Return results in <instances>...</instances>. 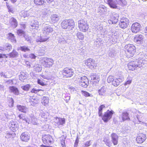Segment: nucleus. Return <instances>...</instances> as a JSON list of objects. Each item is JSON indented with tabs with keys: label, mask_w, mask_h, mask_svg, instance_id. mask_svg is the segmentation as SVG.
Masks as SVG:
<instances>
[{
	"label": "nucleus",
	"mask_w": 147,
	"mask_h": 147,
	"mask_svg": "<svg viewBox=\"0 0 147 147\" xmlns=\"http://www.w3.org/2000/svg\"><path fill=\"white\" fill-rule=\"evenodd\" d=\"M63 70L66 78L71 77L74 74V70L71 68L66 67Z\"/></svg>",
	"instance_id": "10"
},
{
	"label": "nucleus",
	"mask_w": 147,
	"mask_h": 147,
	"mask_svg": "<svg viewBox=\"0 0 147 147\" xmlns=\"http://www.w3.org/2000/svg\"><path fill=\"white\" fill-rule=\"evenodd\" d=\"M47 13L48 11L46 9H45L41 10L40 14L41 17L44 18L47 17Z\"/></svg>",
	"instance_id": "32"
},
{
	"label": "nucleus",
	"mask_w": 147,
	"mask_h": 147,
	"mask_svg": "<svg viewBox=\"0 0 147 147\" xmlns=\"http://www.w3.org/2000/svg\"><path fill=\"white\" fill-rule=\"evenodd\" d=\"M107 1L110 7L113 9L117 8L118 5L123 6L127 3L125 0H107Z\"/></svg>",
	"instance_id": "3"
},
{
	"label": "nucleus",
	"mask_w": 147,
	"mask_h": 147,
	"mask_svg": "<svg viewBox=\"0 0 147 147\" xmlns=\"http://www.w3.org/2000/svg\"><path fill=\"white\" fill-rule=\"evenodd\" d=\"M24 36L26 40L27 41H30V37H29L28 36L25 34Z\"/></svg>",
	"instance_id": "58"
},
{
	"label": "nucleus",
	"mask_w": 147,
	"mask_h": 147,
	"mask_svg": "<svg viewBox=\"0 0 147 147\" xmlns=\"http://www.w3.org/2000/svg\"><path fill=\"white\" fill-rule=\"evenodd\" d=\"M111 141L114 145H117L118 144V136L115 133H113L111 135Z\"/></svg>",
	"instance_id": "20"
},
{
	"label": "nucleus",
	"mask_w": 147,
	"mask_h": 147,
	"mask_svg": "<svg viewBox=\"0 0 147 147\" xmlns=\"http://www.w3.org/2000/svg\"><path fill=\"white\" fill-rule=\"evenodd\" d=\"M51 18L52 22L54 23L57 22L60 19V17L57 14H53L51 15Z\"/></svg>",
	"instance_id": "30"
},
{
	"label": "nucleus",
	"mask_w": 147,
	"mask_h": 147,
	"mask_svg": "<svg viewBox=\"0 0 147 147\" xmlns=\"http://www.w3.org/2000/svg\"><path fill=\"white\" fill-rule=\"evenodd\" d=\"M91 141L86 142L85 144V146L86 147H88L91 145L90 144Z\"/></svg>",
	"instance_id": "61"
},
{
	"label": "nucleus",
	"mask_w": 147,
	"mask_h": 147,
	"mask_svg": "<svg viewBox=\"0 0 147 147\" xmlns=\"http://www.w3.org/2000/svg\"><path fill=\"white\" fill-rule=\"evenodd\" d=\"M39 22L36 20H34L32 21L30 24V29L37 30L39 27Z\"/></svg>",
	"instance_id": "18"
},
{
	"label": "nucleus",
	"mask_w": 147,
	"mask_h": 147,
	"mask_svg": "<svg viewBox=\"0 0 147 147\" xmlns=\"http://www.w3.org/2000/svg\"><path fill=\"white\" fill-rule=\"evenodd\" d=\"M114 113V112L113 111H109V110L105 113L102 117L103 121L105 122H107L111 118Z\"/></svg>",
	"instance_id": "7"
},
{
	"label": "nucleus",
	"mask_w": 147,
	"mask_h": 147,
	"mask_svg": "<svg viewBox=\"0 0 147 147\" xmlns=\"http://www.w3.org/2000/svg\"><path fill=\"white\" fill-rule=\"evenodd\" d=\"M49 99L48 97L44 96L42 102V104L44 105H47L49 102Z\"/></svg>",
	"instance_id": "39"
},
{
	"label": "nucleus",
	"mask_w": 147,
	"mask_h": 147,
	"mask_svg": "<svg viewBox=\"0 0 147 147\" xmlns=\"http://www.w3.org/2000/svg\"><path fill=\"white\" fill-rule=\"evenodd\" d=\"M147 61L142 58H138L136 60L129 62L128 64V67L130 70H134L138 68L144 67V65L147 64Z\"/></svg>",
	"instance_id": "2"
},
{
	"label": "nucleus",
	"mask_w": 147,
	"mask_h": 147,
	"mask_svg": "<svg viewBox=\"0 0 147 147\" xmlns=\"http://www.w3.org/2000/svg\"><path fill=\"white\" fill-rule=\"evenodd\" d=\"M45 2V0H34V2L35 4L38 5H42Z\"/></svg>",
	"instance_id": "37"
},
{
	"label": "nucleus",
	"mask_w": 147,
	"mask_h": 147,
	"mask_svg": "<svg viewBox=\"0 0 147 147\" xmlns=\"http://www.w3.org/2000/svg\"><path fill=\"white\" fill-rule=\"evenodd\" d=\"M18 49L25 52L29 51H30V49L26 46H21L19 47Z\"/></svg>",
	"instance_id": "36"
},
{
	"label": "nucleus",
	"mask_w": 147,
	"mask_h": 147,
	"mask_svg": "<svg viewBox=\"0 0 147 147\" xmlns=\"http://www.w3.org/2000/svg\"><path fill=\"white\" fill-rule=\"evenodd\" d=\"M129 20L127 18H123L120 21L119 26L121 28L125 29L129 25Z\"/></svg>",
	"instance_id": "11"
},
{
	"label": "nucleus",
	"mask_w": 147,
	"mask_h": 147,
	"mask_svg": "<svg viewBox=\"0 0 147 147\" xmlns=\"http://www.w3.org/2000/svg\"><path fill=\"white\" fill-rule=\"evenodd\" d=\"M42 61L41 63L45 67H50L53 63V60L49 58H44Z\"/></svg>",
	"instance_id": "8"
},
{
	"label": "nucleus",
	"mask_w": 147,
	"mask_h": 147,
	"mask_svg": "<svg viewBox=\"0 0 147 147\" xmlns=\"http://www.w3.org/2000/svg\"><path fill=\"white\" fill-rule=\"evenodd\" d=\"M79 142V139L78 138V136H77L76 137V140L75 141V142L74 143V147H77V146L78 145V144Z\"/></svg>",
	"instance_id": "56"
},
{
	"label": "nucleus",
	"mask_w": 147,
	"mask_h": 147,
	"mask_svg": "<svg viewBox=\"0 0 147 147\" xmlns=\"http://www.w3.org/2000/svg\"><path fill=\"white\" fill-rule=\"evenodd\" d=\"M32 9H30L27 11H23L20 13V15L21 14V17H23L24 18H26L28 17H31L32 16Z\"/></svg>",
	"instance_id": "15"
},
{
	"label": "nucleus",
	"mask_w": 147,
	"mask_h": 147,
	"mask_svg": "<svg viewBox=\"0 0 147 147\" xmlns=\"http://www.w3.org/2000/svg\"><path fill=\"white\" fill-rule=\"evenodd\" d=\"M9 58H16L19 55V53L15 50H13L12 52L7 55Z\"/></svg>",
	"instance_id": "27"
},
{
	"label": "nucleus",
	"mask_w": 147,
	"mask_h": 147,
	"mask_svg": "<svg viewBox=\"0 0 147 147\" xmlns=\"http://www.w3.org/2000/svg\"><path fill=\"white\" fill-rule=\"evenodd\" d=\"M141 27V25L139 23L135 22L132 24L131 30L132 32L136 33L140 30Z\"/></svg>",
	"instance_id": "14"
},
{
	"label": "nucleus",
	"mask_w": 147,
	"mask_h": 147,
	"mask_svg": "<svg viewBox=\"0 0 147 147\" xmlns=\"http://www.w3.org/2000/svg\"><path fill=\"white\" fill-rule=\"evenodd\" d=\"M129 113L126 111H124L123 112L121 115L122 120L123 121L125 120L129 121L130 120V118L129 116Z\"/></svg>",
	"instance_id": "25"
},
{
	"label": "nucleus",
	"mask_w": 147,
	"mask_h": 147,
	"mask_svg": "<svg viewBox=\"0 0 147 147\" xmlns=\"http://www.w3.org/2000/svg\"><path fill=\"white\" fill-rule=\"evenodd\" d=\"M106 88L103 86L98 90V92L100 95H104L106 92Z\"/></svg>",
	"instance_id": "31"
},
{
	"label": "nucleus",
	"mask_w": 147,
	"mask_h": 147,
	"mask_svg": "<svg viewBox=\"0 0 147 147\" xmlns=\"http://www.w3.org/2000/svg\"><path fill=\"white\" fill-rule=\"evenodd\" d=\"M74 25V20L72 19L64 20L61 23V26L63 29H67L69 30H72Z\"/></svg>",
	"instance_id": "4"
},
{
	"label": "nucleus",
	"mask_w": 147,
	"mask_h": 147,
	"mask_svg": "<svg viewBox=\"0 0 147 147\" xmlns=\"http://www.w3.org/2000/svg\"><path fill=\"white\" fill-rule=\"evenodd\" d=\"M42 31L43 34L40 39H36L37 42H43L47 41L49 38L47 36L53 31V28L50 25L43 23L42 25Z\"/></svg>",
	"instance_id": "1"
},
{
	"label": "nucleus",
	"mask_w": 147,
	"mask_h": 147,
	"mask_svg": "<svg viewBox=\"0 0 147 147\" xmlns=\"http://www.w3.org/2000/svg\"><path fill=\"white\" fill-rule=\"evenodd\" d=\"M9 23L11 27L14 28H16L18 25V22L17 20L13 17L10 18Z\"/></svg>",
	"instance_id": "19"
},
{
	"label": "nucleus",
	"mask_w": 147,
	"mask_h": 147,
	"mask_svg": "<svg viewBox=\"0 0 147 147\" xmlns=\"http://www.w3.org/2000/svg\"><path fill=\"white\" fill-rule=\"evenodd\" d=\"M89 84V81L86 77L83 76L81 77L80 83V86L84 88H86Z\"/></svg>",
	"instance_id": "12"
},
{
	"label": "nucleus",
	"mask_w": 147,
	"mask_h": 147,
	"mask_svg": "<svg viewBox=\"0 0 147 147\" xmlns=\"http://www.w3.org/2000/svg\"><path fill=\"white\" fill-rule=\"evenodd\" d=\"M32 67L36 72H40L42 69V67H40V65L38 64H34Z\"/></svg>",
	"instance_id": "34"
},
{
	"label": "nucleus",
	"mask_w": 147,
	"mask_h": 147,
	"mask_svg": "<svg viewBox=\"0 0 147 147\" xmlns=\"http://www.w3.org/2000/svg\"><path fill=\"white\" fill-rule=\"evenodd\" d=\"M119 79H114L112 84L114 86H117L119 84L120 82H121V81L119 80Z\"/></svg>",
	"instance_id": "41"
},
{
	"label": "nucleus",
	"mask_w": 147,
	"mask_h": 147,
	"mask_svg": "<svg viewBox=\"0 0 147 147\" xmlns=\"http://www.w3.org/2000/svg\"><path fill=\"white\" fill-rule=\"evenodd\" d=\"M114 21V20H112V19H111H111L110 20H109L108 21V23L110 24H115L116 23H114L113 22Z\"/></svg>",
	"instance_id": "63"
},
{
	"label": "nucleus",
	"mask_w": 147,
	"mask_h": 147,
	"mask_svg": "<svg viewBox=\"0 0 147 147\" xmlns=\"http://www.w3.org/2000/svg\"><path fill=\"white\" fill-rule=\"evenodd\" d=\"M119 15L115 12H113L112 13L111 19L114 20V23H117L118 21V19L119 18Z\"/></svg>",
	"instance_id": "28"
},
{
	"label": "nucleus",
	"mask_w": 147,
	"mask_h": 147,
	"mask_svg": "<svg viewBox=\"0 0 147 147\" xmlns=\"http://www.w3.org/2000/svg\"><path fill=\"white\" fill-rule=\"evenodd\" d=\"M42 140L44 144H50L53 141L52 136L49 134H45L42 137Z\"/></svg>",
	"instance_id": "9"
},
{
	"label": "nucleus",
	"mask_w": 147,
	"mask_h": 147,
	"mask_svg": "<svg viewBox=\"0 0 147 147\" xmlns=\"http://www.w3.org/2000/svg\"><path fill=\"white\" fill-rule=\"evenodd\" d=\"M5 57L7 58L8 57L7 56L6 54H5L0 53V58Z\"/></svg>",
	"instance_id": "62"
},
{
	"label": "nucleus",
	"mask_w": 147,
	"mask_h": 147,
	"mask_svg": "<svg viewBox=\"0 0 147 147\" xmlns=\"http://www.w3.org/2000/svg\"><path fill=\"white\" fill-rule=\"evenodd\" d=\"M21 88L24 90L28 91L29 89L30 86L29 85L27 84L24 86H22Z\"/></svg>",
	"instance_id": "51"
},
{
	"label": "nucleus",
	"mask_w": 147,
	"mask_h": 147,
	"mask_svg": "<svg viewBox=\"0 0 147 147\" xmlns=\"http://www.w3.org/2000/svg\"><path fill=\"white\" fill-rule=\"evenodd\" d=\"M105 107V106L102 105H101L98 108V114L100 117L102 116V110L103 108Z\"/></svg>",
	"instance_id": "38"
},
{
	"label": "nucleus",
	"mask_w": 147,
	"mask_h": 147,
	"mask_svg": "<svg viewBox=\"0 0 147 147\" xmlns=\"http://www.w3.org/2000/svg\"><path fill=\"white\" fill-rule=\"evenodd\" d=\"M95 61L94 60L90 58L85 61V64L90 68H91L92 67H94V66H95Z\"/></svg>",
	"instance_id": "16"
},
{
	"label": "nucleus",
	"mask_w": 147,
	"mask_h": 147,
	"mask_svg": "<svg viewBox=\"0 0 147 147\" xmlns=\"http://www.w3.org/2000/svg\"><path fill=\"white\" fill-rule=\"evenodd\" d=\"M78 22L80 30L83 32H86L88 31L89 26L86 21L82 19L78 21Z\"/></svg>",
	"instance_id": "6"
},
{
	"label": "nucleus",
	"mask_w": 147,
	"mask_h": 147,
	"mask_svg": "<svg viewBox=\"0 0 147 147\" xmlns=\"http://www.w3.org/2000/svg\"><path fill=\"white\" fill-rule=\"evenodd\" d=\"M77 38L80 40H82L84 39V36L83 34L80 32H78L76 34Z\"/></svg>",
	"instance_id": "45"
},
{
	"label": "nucleus",
	"mask_w": 147,
	"mask_h": 147,
	"mask_svg": "<svg viewBox=\"0 0 147 147\" xmlns=\"http://www.w3.org/2000/svg\"><path fill=\"white\" fill-rule=\"evenodd\" d=\"M30 123H32L34 125H36L37 123L36 119L35 118V117L34 116H32Z\"/></svg>",
	"instance_id": "49"
},
{
	"label": "nucleus",
	"mask_w": 147,
	"mask_h": 147,
	"mask_svg": "<svg viewBox=\"0 0 147 147\" xmlns=\"http://www.w3.org/2000/svg\"><path fill=\"white\" fill-rule=\"evenodd\" d=\"M9 126L10 128L13 129H12L13 131H14L16 129H18V123L16 122L11 121L9 123Z\"/></svg>",
	"instance_id": "24"
},
{
	"label": "nucleus",
	"mask_w": 147,
	"mask_h": 147,
	"mask_svg": "<svg viewBox=\"0 0 147 147\" xmlns=\"http://www.w3.org/2000/svg\"><path fill=\"white\" fill-rule=\"evenodd\" d=\"M18 117H19L20 119H21L23 120L24 121L25 119V115L24 114H22L19 115L18 116Z\"/></svg>",
	"instance_id": "54"
},
{
	"label": "nucleus",
	"mask_w": 147,
	"mask_h": 147,
	"mask_svg": "<svg viewBox=\"0 0 147 147\" xmlns=\"http://www.w3.org/2000/svg\"><path fill=\"white\" fill-rule=\"evenodd\" d=\"M143 36L141 34H137L134 37V42L137 44H140L143 41Z\"/></svg>",
	"instance_id": "17"
},
{
	"label": "nucleus",
	"mask_w": 147,
	"mask_h": 147,
	"mask_svg": "<svg viewBox=\"0 0 147 147\" xmlns=\"http://www.w3.org/2000/svg\"><path fill=\"white\" fill-rule=\"evenodd\" d=\"M5 51V49L4 47L0 46V52H3Z\"/></svg>",
	"instance_id": "64"
},
{
	"label": "nucleus",
	"mask_w": 147,
	"mask_h": 147,
	"mask_svg": "<svg viewBox=\"0 0 147 147\" xmlns=\"http://www.w3.org/2000/svg\"><path fill=\"white\" fill-rule=\"evenodd\" d=\"M114 80L113 76H110L107 78V80L108 83H110L111 82H112V83Z\"/></svg>",
	"instance_id": "53"
},
{
	"label": "nucleus",
	"mask_w": 147,
	"mask_h": 147,
	"mask_svg": "<svg viewBox=\"0 0 147 147\" xmlns=\"http://www.w3.org/2000/svg\"><path fill=\"white\" fill-rule=\"evenodd\" d=\"M17 33L18 35L19 36H22L25 35L24 32L21 29H19L17 30Z\"/></svg>",
	"instance_id": "50"
},
{
	"label": "nucleus",
	"mask_w": 147,
	"mask_h": 147,
	"mask_svg": "<svg viewBox=\"0 0 147 147\" xmlns=\"http://www.w3.org/2000/svg\"><path fill=\"white\" fill-rule=\"evenodd\" d=\"M4 47L5 49V51L7 50L8 51H10L12 49L11 45L8 43L5 45Z\"/></svg>",
	"instance_id": "40"
},
{
	"label": "nucleus",
	"mask_w": 147,
	"mask_h": 147,
	"mask_svg": "<svg viewBox=\"0 0 147 147\" xmlns=\"http://www.w3.org/2000/svg\"><path fill=\"white\" fill-rule=\"evenodd\" d=\"M9 89L10 92H13L16 95H18L19 94V91L18 88L14 86H10Z\"/></svg>",
	"instance_id": "26"
},
{
	"label": "nucleus",
	"mask_w": 147,
	"mask_h": 147,
	"mask_svg": "<svg viewBox=\"0 0 147 147\" xmlns=\"http://www.w3.org/2000/svg\"><path fill=\"white\" fill-rule=\"evenodd\" d=\"M41 90L39 89H36L35 88H33L32 89L31 91V92L34 93H36L38 92H39Z\"/></svg>",
	"instance_id": "59"
},
{
	"label": "nucleus",
	"mask_w": 147,
	"mask_h": 147,
	"mask_svg": "<svg viewBox=\"0 0 147 147\" xmlns=\"http://www.w3.org/2000/svg\"><path fill=\"white\" fill-rule=\"evenodd\" d=\"M49 115V114L47 112H41L40 115L41 117L40 118L41 121H47Z\"/></svg>",
	"instance_id": "21"
},
{
	"label": "nucleus",
	"mask_w": 147,
	"mask_h": 147,
	"mask_svg": "<svg viewBox=\"0 0 147 147\" xmlns=\"http://www.w3.org/2000/svg\"><path fill=\"white\" fill-rule=\"evenodd\" d=\"M68 39L67 37L65 35L62 36L61 37L59 38V42L60 43L62 42H63L66 41V40Z\"/></svg>",
	"instance_id": "43"
},
{
	"label": "nucleus",
	"mask_w": 147,
	"mask_h": 147,
	"mask_svg": "<svg viewBox=\"0 0 147 147\" xmlns=\"http://www.w3.org/2000/svg\"><path fill=\"white\" fill-rule=\"evenodd\" d=\"M90 77L91 78V80H93L95 82H97L99 81V77L97 74H92L91 75Z\"/></svg>",
	"instance_id": "29"
},
{
	"label": "nucleus",
	"mask_w": 147,
	"mask_h": 147,
	"mask_svg": "<svg viewBox=\"0 0 147 147\" xmlns=\"http://www.w3.org/2000/svg\"><path fill=\"white\" fill-rule=\"evenodd\" d=\"M65 139H62L60 142L62 147H65Z\"/></svg>",
	"instance_id": "57"
},
{
	"label": "nucleus",
	"mask_w": 147,
	"mask_h": 147,
	"mask_svg": "<svg viewBox=\"0 0 147 147\" xmlns=\"http://www.w3.org/2000/svg\"><path fill=\"white\" fill-rule=\"evenodd\" d=\"M27 74L23 72L20 73V74L19 76L20 80L21 81H23L24 80L26 79Z\"/></svg>",
	"instance_id": "35"
},
{
	"label": "nucleus",
	"mask_w": 147,
	"mask_h": 147,
	"mask_svg": "<svg viewBox=\"0 0 147 147\" xmlns=\"http://www.w3.org/2000/svg\"><path fill=\"white\" fill-rule=\"evenodd\" d=\"M37 82L38 84L41 86H43L45 85L42 81L39 79L38 80Z\"/></svg>",
	"instance_id": "60"
},
{
	"label": "nucleus",
	"mask_w": 147,
	"mask_h": 147,
	"mask_svg": "<svg viewBox=\"0 0 147 147\" xmlns=\"http://www.w3.org/2000/svg\"><path fill=\"white\" fill-rule=\"evenodd\" d=\"M125 52L127 57L129 58L133 57L136 52V47L132 44H128L125 46Z\"/></svg>",
	"instance_id": "5"
},
{
	"label": "nucleus",
	"mask_w": 147,
	"mask_h": 147,
	"mask_svg": "<svg viewBox=\"0 0 147 147\" xmlns=\"http://www.w3.org/2000/svg\"><path fill=\"white\" fill-rule=\"evenodd\" d=\"M32 118V116L29 117H26L25 121L28 123H30L31 121V119Z\"/></svg>",
	"instance_id": "55"
},
{
	"label": "nucleus",
	"mask_w": 147,
	"mask_h": 147,
	"mask_svg": "<svg viewBox=\"0 0 147 147\" xmlns=\"http://www.w3.org/2000/svg\"><path fill=\"white\" fill-rule=\"evenodd\" d=\"M55 121L58 125H63L65 123V119L64 118L57 117L56 118Z\"/></svg>",
	"instance_id": "23"
},
{
	"label": "nucleus",
	"mask_w": 147,
	"mask_h": 147,
	"mask_svg": "<svg viewBox=\"0 0 147 147\" xmlns=\"http://www.w3.org/2000/svg\"><path fill=\"white\" fill-rule=\"evenodd\" d=\"M39 102V100L38 99H33L31 101V104L33 106H34L38 104Z\"/></svg>",
	"instance_id": "48"
},
{
	"label": "nucleus",
	"mask_w": 147,
	"mask_h": 147,
	"mask_svg": "<svg viewBox=\"0 0 147 147\" xmlns=\"http://www.w3.org/2000/svg\"><path fill=\"white\" fill-rule=\"evenodd\" d=\"M99 10L102 12L103 13L107 11L106 7L103 5L100 6L99 7Z\"/></svg>",
	"instance_id": "52"
},
{
	"label": "nucleus",
	"mask_w": 147,
	"mask_h": 147,
	"mask_svg": "<svg viewBox=\"0 0 147 147\" xmlns=\"http://www.w3.org/2000/svg\"><path fill=\"white\" fill-rule=\"evenodd\" d=\"M58 76L60 78H65V75L64 74L63 70L62 71H60L59 73L57 74Z\"/></svg>",
	"instance_id": "46"
},
{
	"label": "nucleus",
	"mask_w": 147,
	"mask_h": 147,
	"mask_svg": "<svg viewBox=\"0 0 147 147\" xmlns=\"http://www.w3.org/2000/svg\"><path fill=\"white\" fill-rule=\"evenodd\" d=\"M17 108L21 112L26 113L28 111V109L25 106L21 105L17 106Z\"/></svg>",
	"instance_id": "33"
},
{
	"label": "nucleus",
	"mask_w": 147,
	"mask_h": 147,
	"mask_svg": "<svg viewBox=\"0 0 147 147\" xmlns=\"http://www.w3.org/2000/svg\"><path fill=\"white\" fill-rule=\"evenodd\" d=\"M81 92L82 94L85 97L93 96V95L92 94H90L86 91L82 90V91Z\"/></svg>",
	"instance_id": "47"
},
{
	"label": "nucleus",
	"mask_w": 147,
	"mask_h": 147,
	"mask_svg": "<svg viewBox=\"0 0 147 147\" xmlns=\"http://www.w3.org/2000/svg\"><path fill=\"white\" fill-rule=\"evenodd\" d=\"M9 35L8 37L9 39L11 40V41L12 42H16V40L15 38L14 34L11 33H10L9 34Z\"/></svg>",
	"instance_id": "42"
},
{
	"label": "nucleus",
	"mask_w": 147,
	"mask_h": 147,
	"mask_svg": "<svg viewBox=\"0 0 147 147\" xmlns=\"http://www.w3.org/2000/svg\"><path fill=\"white\" fill-rule=\"evenodd\" d=\"M21 140L24 142H28L30 139V135L27 132H23L20 136Z\"/></svg>",
	"instance_id": "13"
},
{
	"label": "nucleus",
	"mask_w": 147,
	"mask_h": 147,
	"mask_svg": "<svg viewBox=\"0 0 147 147\" xmlns=\"http://www.w3.org/2000/svg\"><path fill=\"white\" fill-rule=\"evenodd\" d=\"M106 144L109 147H110L112 145V143L109 140L108 138H105L103 140Z\"/></svg>",
	"instance_id": "44"
},
{
	"label": "nucleus",
	"mask_w": 147,
	"mask_h": 147,
	"mask_svg": "<svg viewBox=\"0 0 147 147\" xmlns=\"http://www.w3.org/2000/svg\"><path fill=\"white\" fill-rule=\"evenodd\" d=\"M146 136L144 134H141L138 136L136 138V141L138 143H142L146 140Z\"/></svg>",
	"instance_id": "22"
}]
</instances>
